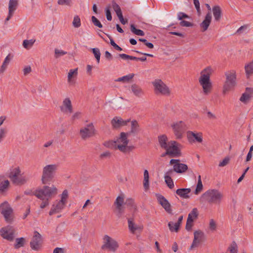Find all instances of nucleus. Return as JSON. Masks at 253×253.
<instances>
[{
	"label": "nucleus",
	"mask_w": 253,
	"mask_h": 253,
	"mask_svg": "<svg viewBox=\"0 0 253 253\" xmlns=\"http://www.w3.org/2000/svg\"><path fill=\"white\" fill-rule=\"evenodd\" d=\"M57 193L58 189L53 185L50 186L44 185L42 188L38 189L34 192V195L42 201L40 205L41 209H44L48 206L50 200L54 197Z\"/></svg>",
	"instance_id": "nucleus-1"
},
{
	"label": "nucleus",
	"mask_w": 253,
	"mask_h": 253,
	"mask_svg": "<svg viewBox=\"0 0 253 253\" xmlns=\"http://www.w3.org/2000/svg\"><path fill=\"white\" fill-rule=\"evenodd\" d=\"M128 133L122 132L115 141L105 142L104 145L109 148L114 147L115 149H118L124 153H128L134 150L135 147L133 145H128Z\"/></svg>",
	"instance_id": "nucleus-2"
},
{
	"label": "nucleus",
	"mask_w": 253,
	"mask_h": 253,
	"mask_svg": "<svg viewBox=\"0 0 253 253\" xmlns=\"http://www.w3.org/2000/svg\"><path fill=\"white\" fill-rule=\"evenodd\" d=\"M213 72V70L211 66L207 67L200 72L198 82L205 95H209L212 91V84L210 77Z\"/></svg>",
	"instance_id": "nucleus-3"
},
{
	"label": "nucleus",
	"mask_w": 253,
	"mask_h": 253,
	"mask_svg": "<svg viewBox=\"0 0 253 253\" xmlns=\"http://www.w3.org/2000/svg\"><path fill=\"white\" fill-rule=\"evenodd\" d=\"M223 195L216 189H210L203 193L200 198L201 203L207 202L210 204H220Z\"/></svg>",
	"instance_id": "nucleus-4"
},
{
	"label": "nucleus",
	"mask_w": 253,
	"mask_h": 253,
	"mask_svg": "<svg viewBox=\"0 0 253 253\" xmlns=\"http://www.w3.org/2000/svg\"><path fill=\"white\" fill-rule=\"evenodd\" d=\"M58 168V165L56 164L47 165L43 168L41 177L43 184H46L52 180Z\"/></svg>",
	"instance_id": "nucleus-5"
},
{
	"label": "nucleus",
	"mask_w": 253,
	"mask_h": 253,
	"mask_svg": "<svg viewBox=\"0 0 253 253\" xmlns=\"http://www.w3.org/2000/svg\"><path fill=\"white\" fill-rule=\"evenodd\" d=\"M226 80L223 86L222 93L226 94L228 91L234 88L236 84V73L234 70L229 71L225 74Z\"/></svg>",
	"instance_id": "nucleus-6"
},
{
	"label": "nucleus",
	"mask_w": 253,
	"mask_h": 253,
	"mask_svg": "<svg viewBox=\"0 0 253 253\" xmlns=\"http://www.w3.org/2000/svg\"><path fill=\"white\" fill-rule=\"evenodd\" d=\"M152 84L154 87V92L157 95L169 96L171 91L168 86L161 79L154 80Z\"/></svg>",
	"instance_id": "nucleus-7"
},
{
	"label": "nucleus",
	"mask_w": 253,
	"mask_h": 253,
	"mask_svg": "<svg viewBox=\"0 0 253 253\" xmlns=\"http://www.w3.org/2000/svg\"><path fill=\"white\" fill-rule=\"evenodd\" d=\"M79 134L82 139L85 140L95 136L96 130L93 124L91 123L82 127L80 130Z\"/></svg>",
	"instance_id": "nucleus-8"
},
{
	"label": "nucleus",
	"mask_w": 253,
	"mask_h": 253,
	"mask_svg": "<svg viewBox=\"0 0 253 253\" xmlns=\"http://www.w3.org/2000/svg\"><path fill=\"white\" fill-rule=\"evenodd\" d=\"M173 133L176 139H180L183 136V134L186 127L185 123L182 121L173 122L170 125Z\"/></svg>",
	"instance_id": "nucleus-9"
},
{
	"label": "nucleus",
	"mask_w": 253,
	"mask_h": 253,
	"mask_svg": "<svg viewBox=\"0 0 253 253\" xmlns=\"http://www.w3.org/2000/svg\"><path fill=\"white\" fill-rule=\"evenodd\" d=\"M103 244L101 246L103 250H108L112 252H115L119 248L118 242L108 235H105L103 238Z\"/></svg>",
	"instance_id": "nucleus-10"
},
{
	"label": "nucleus",
	"mask_w": 253,
	"mask_h": 253,
	"mask_svg": "<svg viewBox=\"0 0 253 253\" xmlns=\"http://www.w3.org/2000/svg\"><path fill=\"white\" fill-rule=\"evenodd\" d=\"M0 211L4 216L6 222L12 221L13 211L7 202H4L0 205Z\"/></svg>",
	"instance_id": "nucleus-11"
},
{
	"label": "nucleus",
	"mask_w": 253,
	"mask_h": 253,
	"mask_svg": "<svg viewBox=\"0 0 253 253\" xmlns=\"http://www.w3.org/2000/svg\"><path fill=\"white\" fill-rule=\"evenodd\" d=\"M178 144V143L175 141H170L168 142L167 148L165 149L166 150V154L170 157L180 156L181 153L180 150L177 147Z\"/></svg>",
	"instance_id": "nucleus-12"
},
{
	"label": "nucleus",
	"mask_w": 253,
	"mask_h": 253,
	"mask_svg": "<svg viewBox=\"0 0 253 253\" xmlns=\"http://www.w3.org/2000/svg\"><path fill=\"white\" fill-rule=\"evenodd\" d=\"M180 160L171 159L169 164L173 165V170L178 173H183L188 170V166L185 164L180 163Z\"/></svg>",
	"instance_id": "nucleus-13"
},
{
	"label": "nucleus",
	"mask_w": 253,
	"mask_h": 253,
	"mask_svg": "<svg viewBox=\"0 0 253 253\" xmlns=\"http://www.w3.org/2000/svg\"><path fill=\"white\" fill-rule=\"evenodd\" d=\"M42 245V239L41 235L38 232L35 231L34 236L30 242L31 248L35 251H39Z\"/></svg>",
	"instance_id": "nucleus-14"
},
{
	"label": "nucleus",
	"mask_w": 253,
	"mask_h": 253,
	"mask_svg": "<svg viewBox=\"0 0 253 253\" xmlns=\"http://www.w3.org/2000/svg\"><path fill=\"white\" fill-rule=\"evenodd\" d=\"M15 233V230L12 226H7L4 228H2L0 230V234L1 236L4 239H6L9 241H12L14 239V235Z\"/></svg>",
	"instance_id": "nucleus-15"
},
{
	"label": "nucleus",
	"mask_w": 253,
	"mask_h": 253,
	"mask_svg": "<svg viewBox=\"0 0 253 253\" xmlns=\"http://www.w3.org/2000/svg\"><path fill=\"white\" fill-rule=\"evenodd\" d=\"M204 238V233L201 230H197L194 233V239L193 243L190 248L192 250L194 248L198 247L200 244L203 242Z\"/></svg>",
	"instance_id": "nucleus-16"
},
{
	"label": "nucleus",
	"mask_w": 253,
	"mask_h": 253,
	"mask_svg": "<svg viewBox=\"0 0 253 253\" xmlns=\"http://www.w3.org/2000/svg\"><path fill=\"white\" fill-rule=\"evenodd\" d=\"M61 112L64 114H71L73 111V108L71 100L69 97L65 98L60 106Z\"/></svg>",
	"instance_id": "nucleus-17"
},
{
	"label": "nucleus",
	"mask_w": 253,
	"mask_h": 253,
	"mask_svg": "<svg viewBox=\"0 0 253 253\" xmlns=\"http://www.w3.org/2000/svg\"><path fill=\"white\" fill-rule=\"evenodd\" d=\"M66 203L59 201H55L52 204L51 209L49 211V214L52 215L54 214L59 213L65 208Z\"/></svg>",
	"instance_id": "nucleus-18"
},
{
	"label": "nucleus",
	"mask_w": 253,
	"mask_h": 253,
	"mask_svg": "<svg viewBox=\"0 0 253 253\" xmlns=\"http://www.w3.org/2000/svg\"><path fill=\"white\" fill-rule=\"evenodd\" d=\"M19 4L18 0H9L8 3V14L5 19V22L8 21L13 16L14 11L16 10Z\"/></svg>",
	"instance_id": "nucleus-19"
},
{
	"label": "nucleus",
	"mask_w": 253,
	"mask_h": 253,
	"mask_svg": "<svg viewBox=\"0 0 253 253\" xmlns=\"http://www.w3.org/2000/svg\"><path fill=\"white\" fill-rule=\"evenodd\" d=\"M187 137L189 141L194 142L196 141L201 143L203 141L202 133L201 132L195 133L192 131L187 132Z\"/></svg>",
	"instance_id": "nucleus-20"
},
{
	"label": "nucleus",
	"mask_w": 253,
	"mask_h": 253,
	"mask_svg": "<svg viewBox=\"0 0 253 253\" xmlns=\"http://www.w3.org/2000/svg\"><path fill=\"white\" fill-rule=\"evenodd\" d=\"M129 121V119L124 121L121 117H115L112 120L111 125L114 128L118 129L123 126H126Z\"/></svg>",
	"instance_id": "nucleus-21"
},
{
	"label": "nucleus",
	"mask_w": 253,
	"mask_h": 253,
	"mask_svg": "<svg viewBox=\"0 0 253 253\" xmlns=\"http://www.w3.org/2000/svg\"><path fill=\"white\" fill-rule=\"evenodd\" d=\"M157 199L159 204L164 208L165 211L169 213H172L171 205L169 201L161 195L157 196Z\"/></svg>",
	"instance_id": "nucleus-22"
},
{
	"label": "nucleus",
	"mask_w": 253,
	"mask_h": 253,
	"mask_svg": "<svg viewBox=\"0 0 253 253\" xmlns=\"http://www.w3.org/2000/svg\"><path fill=\"white\" fill-rule=\"evenodd\" d=\"M182 220L183 216L181 215L178 218L177 222L174 223L173 222H169L168 223V226L169 230L171 232H177L179 231V227L182 223Z\"/></svg>",
	"instance_id": "nucleus-23"
},
{
	"label": "nucleus",
	"mask_w": 253,
	"mask_h": 253,
	"mask_svg": "<svg viewBox=\"0 0 253 253\" xmlns=\"http://www.w3.org/2000/svg\"><path fill=\"white\" fill-rule=\"evenodd\" d=\"M211 13L209 12L206 15L205 19L201 23L200 27L202 28V31L205 32L208 29L211 20Z\"/></svg>",
	"instance_id": "nucleus-24"
},
{
	"label": "nucleus",
	"mask_w": 253,
	"mask_h": 253,
	"mask_svg": "<svg viewBox=\"0 0 253 253\" xmlns=\"http://www.w3.org/2000/svg\"><path fill=\"white\" fill-rule=\"evenodd\" d=\"M140 131V127L138 123L136 120H133L131 122L130 130L128 132V135L133 134L135 135L137 134Z\"/></svg>",
	"instance_id": "nucleus-25"
},
{
	"label": "nucleus",
	"mask_w": 253,
	"mask_h": 253,
	"mask_svg": "<svg viewBox=\"0 0 253 253\" xmlns=\"http://www.w3.org/2000/svg\"><path fill=\"white\" fill-rule=\"evenodd\" d=\"M191 190L190 188H180L176 191V193L183 199H189L190 198L189 194Z\"/></svg>",
	"instance_id": "nucleus-26"
},
{
	"label": "nucleus",
	"mask_w": 253,
	"mask_h": 253,
	"mask_svg": "<svg viewBox=\"0 0 253 253\" xmlns=\"http://www.w3.org/2000/svg\"><path fill=\"white\" fill-rule=\"evenodd\" d=\"M127 221L128 229L131 233L134 234L136 230H139L141 231L143 229V226L136 225L133 222L132 218H128Z\"/></svg>",
	"instance_id": "nucleus-27"
},
{
	"label": "nucleus",
	"mask_w": 253,
	"mask_h": 253,
	"mask_svg": "<svg viewBox=\"0 0 253 253\" xmlns=\"http://www.w3.org/2000/svg\"><path fill=\"white\" fill-rule=\"evenodd\" d=\"M213 15L214 20L216 22L220 21L221 17L222 11L221 9L218 5L214 6L212 7Z\"/></svg>",
	"instance_id": "nucleus-28"
},
{
	"label": "nucleus",
	"mask_w": 253,
	"mask_h": 253,
	"mask_svg": "<svg viewBox=\"0 0 253 253\" xmlns=\"http://www.w3.org/2000/svg\"><path fill=\"white\" fill-rule=\"evenodd\" d=\"M9 184L8 180L5 179L3 176H0V194L7 189Z\"/></svg>",
	"instance_id": "nucleus-29"
},
{
	"label": "nucleus",
	"mask_w": 253,
	"mask_h": 253,
	"mask_svg": "<svg viewBox=\"0 0 253 253\" xmlns=\"http://www.w3.org/2000/svg\"><path fill=\"white\" fill-rule=\"evenodd\" d=\"M131 90L133 93L137 97H140L144 93L141 87L135 84L131 85Z\"/></svg>",
	"instance_id": "nucleus-30"
},
{
	"label": "nucleus",
	"mask_w": 253,
	"mask_h": 253,
	"mask_svg": "<svg viewBox=\"0 0 253 253\" xmlns=\"http://www.w3.org/2000/svg\"><path fill=\"white\" fill-rule=\"evenodd\" d=\"M246 90L247 91L242 95L240 99V100L244 103H247L250 100L251 97V91L252 90V89L247 88Z\"/></svg>",
	"instance_id": "nucleus-31"
},
{
	"label": "nucleus",
	"mask_w": 253,
	"mask_h": 253,
	"mask_svg": "<svg viewBox=\"0 0 253 253\" xmlns=\"http://www.w3.org/2000/svg\"><path fill=\"white\" fill-rule=\"evenodd\" d=\"M246 75L247 78H249L253 74V62H250L245 66Z\"/></svg>",
	"instance_id": "nucleus-32"
},
{
	"label": "nucleus",
	"mask_w": 253,
	"mask_h": 253,
	"mask_svg": "<svg viewBox=\"0 0 253 253\" xmlns=\"http://www.w3.org/2000/svg\"><path fill=\"white\" fill-rule=\"evenodd\" d=\"M21 174V170L19 167L14 168L9 173V177L12 181Z\"/></svg>",
	"instance_id": "nucleus-33"
},
{
	"label": "nucleus",
	"mask_w": 253,
	"mask_h": 253,
	"mask_svg": "<svg viewBox=\"0 0 253 253\" xmlns=\"http://www.w3.org/2000/svg\"><path fill=\"white\" fill-rule=\"evenodd\" d=\"M124 203V197L122 196H118L115 202V204L116 206V208L120 214L122 212V206Z\"/></svg>",
	"instance_id": "nucleus-34"
},
{
	"label": "nucleus",
	"mask_w": 253,
	"mask_h": 253,
	"mask_svg": "<svg viewBox=\"0 0 253 253\" xmlns=\"http://www.w3.org/2000/svg\"><path fill=\"white\" fill-rule=\"evenodd\" d=\"M159 142L161 148L165 149L168 145V137L166 135H162L158 137Z\"/></svg>",
	"instance_id": "nucleus-35"
},
{
	"label": "nucleus",
	"mask_w": 253,
	"mask_h": 253,
	"mask_svg": "<svg viewBox=\"0 0 253 253\" xmlns=\"http://www.w3.org/2000/svg\"><path fill=\"white\" fill-rule=\"evenodd\" d=\"M27 180L28 179L25 176H22L20 174L16 178L13 179L12 182L16 185H21L25 184Z\"/></svg>",
	"instance_id": "nucleus-36"
},
{
	"label": "nucleus",
	"mask_w": 253,
	"mask_h": 253,
	"mask_svg": "<svg viewBox=\"0 0 253 253\" xmlns=\"http://www.w3.org/2000/svg\"><path fill=\"white\" fill-rule=\"evenodd\" d=\"M78 75V68L70 70L68 74V83L72 84L73 83V79Z\"/></svg>",
	"instance_id": "nucleus-37"
},
{
	"label": "nucleus",
	"mask_w": 253,
	"mask_h": 253,
	"mask_svg": "<svg viewBox=\"0 0 253 253\" xmlns=\"http://www.w3.org/2000/svg\"><path fill=\"white\" fill-rule=\"evenodd\" d=\"M133 74H130L126 76L119 78L115 80L116 82H123V83H129L134 77Z\"/></svg>",
	"instance_id": "nucleus-38"
},
{
	"label": "nucleus",
	"mask_w": 253,
	"mask_h": 253,
	"mask_svg": "<svg viewBox=\"0 0 253 253\" xmlns=\"http://www.w3.org/2000/svg\"><path fill=\"white\" fill-rule=\"evenodd\" d=\"M36 42L35 39L25 40L23 42V46L26 49H29L34 45Z\"/></svg>",
	"instance_id": "nucleus-39"
},
{
	"label": "nucleus",
	"mask_w": 253,
	"mask_h": 253,
	"mask_svg": "<svg viewBox=\"0 0 253 253\" xmlns=\"http://www.w3.org/2000/svg\"><path fill=\"white\" fill-rule=\"evenodd\" d=\"M199 215L198 211L197 208H194L192 211L188 214V219H191L194 221V220L198 218Z\"/></svg>",
	"instance_id": "nucleus-40"
},
{
	"label": "nucleus",
	"mask_w": 253,
	"mask_h": 253,
	"mask_svg": "<svg viewBox=\"0 0 253 253\" xmlns=\"http://www.w3.org/2000/svg\"><path fill=\"white\" fill-rule=\"evenodd\" d=\"M203 184L201 180V175L198 176V183L196 186V189L195 190L194 193L196 195H198L199 193H200L203 190Z\"/></svg>",
	"instance_id": "nucleus-41"
},
{
	"label": "nucleus",
	"mask_w": 253,
	"mask_h": 253,
	"mask_svg": "<svg viewBox=\"0 0 253 253\" xmlns=\"http://www.w3.org/2000/svg\"><path fill=\"white\" fill-rule=\"evenodd\" d=\"M149 173L147 170H145L144 171V181L143 186L145 189H148L149 187Z\"/></svg>",
	"instance_id": "nucleus-42"
},
{
	"label": "nucleus",
	"mask_w": 253,
	"mask_h": 253,
	"mask_svg": "<svg viewBox=\"0 0 253 253\" xmlns=\"http://www.w3.org/2000/svg\"><path fill=\"white\" fill-rule=\"evenodd\" d=\"M130 30L133 33L138 36H143L145 34L142 30L136 29L133 24L130 25Z\"/></svg>",
	"instance_id": "nucleus-43"
},
{
	"label": "nucleus",
	"mask_w": 253,
	"mask_h": 253,
	"mask_svg": "<svg viewBox=\"0 0 253 253\" xmlns=\"http://www.w3.org/2000/svg\"><path fill=\"white\" fill-rule=\"evenodd\" d=\"M165 182L167 185V186L170 188L172 189L174 187V183L172 179H171L170 176L169 175H165L164 176Z\"/></svg>",
	"instance_id": "nucleus-44"
},
{
	"label": "nucleus",
	"mask_w": 253,
	"mask_h": 253,
	"mask_svg": "<svg viewBox=\"0 0 253 253\" xmlns=\"http://www.w3.org/2000/svg\"><path fill=\"white\" fill-rule=\"evenodd\" d=\"M73 26L74 27L77 28L81 26V19L79 16L76 15L74 17V19L72 22Z\"/></svg>",
	"instance_id": "nucleus-45"
},
{
	"label": "nucleus",
	"mask_w": 253,
	"mask_h": 253,
	"mask_svg": "<svg viewBox=\"0 0 253 253\" xmlns=\"http://www.w3.org/2000/svg\"><path fill=\"white\" fill-rule=\"evenodd\" d=\"M25 239L24 238H17L16 239V244L15 245V248L18 249L21 247H23L25 243Z\"/></svg>",
	"instance_id": "nucleus-46"
},
{
	"label": "nucleus",
	"mask_w": 253,
	"mask_h": 253,
	"mask_svg": "<svg viewBox=\"0 0 253 253\" xmlns=\"http://www.w3.org/2000/svg\"><path fill=\"white\" fill-rule=\"evenodd\" d=\"M92 52L96 59V61L98 63L100 62V52L98 48H93L92 49Z\"/></svg>",
	"instance_id": "nucleus-47"
},
{
	"label": "nucleus",
	"mask_w": 253,
	"mask_h": 253,
	"mask_svg": "<svg viewBox=\"0 0 253 253\" xmlns=\"http://www.w3.org/2000/svg\"><path fill=\"white\" fill-rule=\"evenodd\" d=\"M228 251L230 253H238L237 245L235 243H232L228 248Z\"/></svg>",
	"instance_id": "nucleus-48"
},
{
	"label": "nucleus",
	"mask_w": 253,
	"mask_h": 253,
	"mask_svg": "<svg viewBox=\"0 0 253 253\" xmlns=\"http://www.w3.org/2000/svg\"><path fill=\"white\" fill-rule=\"evenodd\" d=\"M68 197V192L67 190H64L61 194V199L60 200L65 202V203H67Z\"/></svg>",
	"instance_id": "nucleus-49"
},
{
	"label": "nucleus",
	"mask_w": 253,
	"mask_h": 253,
	"mask_svg": "<svg viewBox=\"0 0 253 253\" xmlns=\"http://www.w3.org/2000/svg\"><path fill=\"white\" fill-rule=\"evenodd\" d=\"M108 37H109V38L110 39V44L117 50H119V51H121L122 50V48L120 47L118 45H117L115 42L114 41V40H113V39L111 38V37L109 35H108Z\"/></svg>",
	"instance_id": "nucleus-50"
},
{
	"label": "nucleus",
	"mask_w": 253,
	"mask_h": 253,
	"mask_svg": "<svg viewBox=\"0 0 253 253\" xmlns=\"http://www.w3.org/2000/svg\"><path fill=\"white\" fill-rule=\"evenodd\" d=\"M91 21L95 26L100 28L102 27V25L101 24V23L95 16H92L91 17Z\"/></svg>",
	"instance_id": "nucleus-51"
},
{
	"label": "nucleus",
	"mask_w": 253,
	"mask_h": 253,
	"mask_svg": "<svg viewBox=\"0 0 253 253\" xmlns=\"http://www.w3.org/2000/svg\"><path fill=\"white\" fill-rule=\"evenodd\" d=\"M138 40L139 41L143 42L144 44L149 48L151 49L154 47L153 44L151 42H148V41L146 39L139 38Z\"/></svg>",
	"instance_id": "nucleus-52"
},
{
	"label": "nucleus",
	"mask_w": 253,
	"mask_h": 253,
	"mask_svg": "<svg viewBox=\"0 0 253 253\" xmlns=\"http://www.w3.org/2000/svg\"><path fill=\"white\" fill-rule=\"evenodd\" d=\"M230 161V158L229 157H225L222 161L219 163L218 166L220 167H223L227 165Z\"/></svg>",
	"instance_id": "nucleus-53"
},
{
	"label": "nucleus",
	"mask_w": 253,
	"mask_h": 253,
	"mask_svg": "<svg viewBox=\"0 0 253 253\" xmlns=\"http://www.w3.org/2000/svg\"><path fill=\"white\" fill-rule=\"evenodd\" d=\"M193 225V221L191 219H187L186 224L185 228L187 231H190L192 229V227Z\"/></svg>",
	"instance_id": "nucleus-54"
},
{
	"label": "nucleus",
	"mask_w": 253,
	"mask_h": 253,
	"mask_svg": "<svg viewBox=\"0 0 253 253\" xmlns=\"http://www.w3.org/2000/svg\"><path fill=\"white\" fill-rule=\"evenodd\" d=\"M209 227L210 230L212 231L216 230V224L215 221L213 219H211L210 220Z\"/></svg>",
	"instance_id": "nucleus-55"
},
{
	"label": "nucleus",
	"mask_w": 253,
	"mask_h": 253,
	"mask_svg": "<svg viewBox=\"0 0 253 253\" xmlns=\"http://www.w3.org/2000/svg\"><path fill=\"white\" fill-rule=\"evenodd\" d=\"M105 11L107 19L108 21H111L112 20V15L110 10V6L106 7Z\"/></svg>",
	"instance_id": "nucleus-56"
},
{
	"label": "nucleus",
	"mask_w": 253,
	"mask_h": 253,
	"mask_svg": "<svg viewBox=\"0 0 253 253\" xmlns=\"http://www.w3.org/2000/svg\"><path fill=\"white\" fill-rule=\"evenodd\" d=\"M66 54V52H65L63 50H60L58 49H55V54L56 58H58L59 56L65 55Z\"/></svg>",
	"instance_id": "nucleus-57"
},
{
	"label": "nucleus",
	"mask_w": 253,
	"mask_h": 253,
	"mask_svg": "<svg viewBox=\"0 0 253 253\" xmlns=\"http://www.w3.org/2000/svg\"><path fill=\"white\" fill-rule=\"evenodd\" d=\"M71 0H58V4L59 5H70Z\"/></svg>",
	"instance_id": "nucleus-58"
},
{
	"label": "nucleus",
	"mask_w": 253,
	"mask_h": 253,
	"mask_svg": "<svg viewBox=\"0 0 253 253\" xmlns=\"http://www.w3.org/2000/svg\"><path fill=\"white\" fill-rule=\"evenodd\" d=\"M112 8H113L114 10L116 12V13L118 12V11H121V9L120 6L114 1H112Z\"/></svg>",
	"instance_id": "nucleus-59"
},
{
	"label": "nucleus",
	"mask_w": 253,
	"mask_h": 253,
	"mask_svg": "<svg viewBox=\"0 0 253 253\" xmlns=\"http://www.w3.org/2000/svg\"><path fill=\"white\" fill-rule=\"evenodd\" d=\"M81 116V113L80 112H77L75 113L71 117V120L72 121H75L76 120H78L80 118Z\"/></svg>",
	"instance_id": "nucleus-60"
},
{
	"label": "nucleus",
	"mask_w": 253,
	"mask_h": 253,
	"mask_svg": "<svg viewBox=\"0 0 253 253\" xmlns=\"http://www.w3.org/2000/svg\"><path fill=\"white\" fill-rule=\"evenodd\" d=\"M6 130L5 128L0 129V143L2 141L3 139L5 136Z\"/></svg>",
	"instance_id": "nucleus-61"
},
{
	"label": "nucleus",
	"mask_w": 253,
	"mask_h": 253,
	"mask_svg": "<svg viewBox=\"0 0 253 253\" xmlns=\"http://www.w3.org/2000/svg\"><path fill=\"white\" fill-rule=\"evenodd\" d=\"M111 156V154L109 151H106L100 155V158L101 159H103L104 158H110Z\"/></svg>",
	"instance_id": "nucleus-62"
},
{
	"label": "nucleus",
	"mask_w": 253,
	"mask_h": 253,
	"mask_svg": "<svg viewBox=\"0 0 253 253\" xmlns=\"http://www.w3.org/2000/svg\"><path fill=\"white\" fill-rule=\"evenodd\" d=\"M180 25L181 26L184 27H191L192 26V24L188 21L183 20L180 22Z\"/></svg>",
	"instance_id": "nucleus-63"
},
{
	"label": "nucleus",
	"mask_w": 253,
	"mask_h": 253,
	"mask_svg": "<svg viewBox=\"0 0 253 253\" xmlns=\"http://www.w3.org/2000/svg\"><path fill=\"white\" fill-rule=\"evenodd\" d=\"M53 253H65V250L63 248H56L54 249Z\"/></svg>",
	"instance_id": "nucleus-64"
}]
</instances>
